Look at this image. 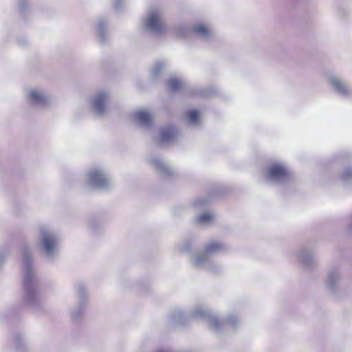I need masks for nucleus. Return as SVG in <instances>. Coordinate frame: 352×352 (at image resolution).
I'll return each instance as SVG.
<instances>
[{
  "instance_id": "1a4fd4ad",
  "label": "nucleus",
  "mask_w": 352,
  "mask_h": 352,
  "mask_svg": "<svg viewBox=\"0 0 352 352\" xmlns=\"http://www.w3.org/2000/svg\"><path fill=\"white\" fill-rule=\"evenodd\" d=\"M92 184L97 186H104L107 184V179L104 177L100 170H94L89 174Z\"/></svg>"
},
{
  "instance_id": "f8f14e48",
  "label": "nucleus",
  "mask_w": 352,
  "mask_h": 352,
  "mask_svg": "<svg viewBox=\"0 0 352 352\" xmlns=\"http://www.w3.org/2000/svg\"><path fill=\"white\" fill-rule=\"evenodd\" d=\"M177 135V131L173 127H167L162 130V140L165 142L173 140Z\"/></svg>"
},
{
  "instance_id": "f3484780",
  "label": "nucleus",
  "mask_w": 352,
  "mask_h": 352,
  "mask_svg": "<svg viewBox=\"0 0 352 352\" xmlns=\"http://www.w3.org/2000/svg\"><path fill=\"white\" fill-rule=\"evenodd\" d=\"M188 118L191 122L197 123L199 120V111H190Z\"/></svg>"
},
{
  "instance_id": "f03ea898",
  "label": "nucleus",
  "mask_w": 352,
  "mask_h": 352,
  "mask_svg": "<svg viewBox=\"0 0 352 352\" xmlns=\"http://www.w3.org/2000/svg\"><path fill=\"white\" fill-rule=\"evenodd\" d=\"M175 31L181 37H185L188 32H191L206 41H210L214 36V32L212 28L202 23H196L189 28L179 25L175 28Z\"/></svg>"
},
{
  "instance_id": "f257e3e1",
  "label": "nucleus",
  "mask_w": 352,
  "mask_h": 352,
  "mask_svg": "<svg viewBox=\"0 0 352 352\" xmlns=\"http://www.w3.org/2000/svg\"><path fill=\"white\" fill-rule=\"evenodd\" d=\"M140 28L143 31L157 35L162 34L164 30V14L162 7L153 6L148 8L142 18Z\"/></svg>"
},
{
  "instance_id": "dca6fc26",
  "label": "nucleus",
  "mask_w": 352,
  "mask_h": 352,
  "mask_svg": "<svg viewBox=\"0 0 352 352\" xmlns=\"http://www.w3.org/2000/svg\"><path fill=\"white\" fill-rule=\"evenodd\" d=\"M213 219V216L210 213H204L199 216V223H206L211 221Z\"/></svg>"
},
{
  "instance_id": "20e7f679",
  "label": "nucleus",
  "mask_w": 352,
  "mask_h": 352,
  "mask_svg": "<svg viewBox=\"0 0 352 352\" xmlns=\"http://www.w3.org/2000/svg\"><path fill=\"white\" fill-rule=\"evenodd\" d=\"M24 95L26 100L34 104L45 107L52 102L51 95L41 88H27L25 89Z\"/></svg>"
},
{
  "instance_id": "6e6552de",
  "label": "nucleus",
  "mask_w": 352,
  "mask_h": 352,
  "mask_svg": "<svg viewBox=\"0 0 352 352\" xmlns=\"http://www.w3.org/2000/svg\"><path fill=\"white\" fill-rule=\"evenodd\" d=\"M168 89L174 93L179 92L186 87L184 81L175 76H172L167 81Z\"/></svg>"
},
{
  "instance_id": "a211bd4d",
  "label": "nucleus",
  "mask_w": 352,
  "mask_h": 352,
  "mask_svg": "<svg viewBox=\"0 0 352 352\" xmlns=\"http://www.w3.org/2000/svg\"><path fill=\"white\" fill-rule=\"evenodd\" d=\"M124 0H113V6L116 10H119L122 7Z\"/></svg>"
},
{
  "instance_id": "6ab92c4d",
  "label": "nucleus",
  "mask_w": 352,
  "mask_h": 352,
  "mask_svg": "<svg viewBox=\"0 0 352 352\" xmlns=\"http://www.w3.org/2000/svg\"><path fill=\"white\" fill-rule=\"evenodd\" d=\"M19 6L21 10H23V3L22 0H19Z\"/></svg>"
},
{
  "instance_id": "2eb2a0df",
  "label": "nucleus",
  "mask_w": 352,
  "mask_h": 352,
  "mask_svg": "<svg viewBox=\"0 0 352 352\" xmlns=\"http://www.w3.org/2000/svg\"><path fill=\"white\" fill-rule=\"evenodd\" d=\"M221 248V244L217 243V242H212L210 243L207 247H206V251L208 252H212L217 251Z\"/></svg>"
},
{
  "instance_id": "aec40b11",
  "label": "nucleus",
  "mask_w": 352,
  "mask_h": 352,
  "mask_svg": "<svg viewBox=\"0 0 352 352\" xmlns=\"http://www.w3.org/2000/svg\"><path fill=\"white\" fill-rule=\"evenodd\" d=\"M28 43V40L26 38H23V45H26Z\"/></svg>"
},
{
  "instance_id": "9b49d317",
  "label": "nucleus",
  "mask_w": 352,
  "mask_h": 352,
  "mask_svg": "<svg viewBox=\"0 0 352 352\" xmlns=\"http://www.w3.org/2000/svg\"><path fill=\"white\" fill-rule=\"evenodd\" d=\"M166 65L163 62L156 63L151 69V76L153 80H156L162 74Z\"/></svg>"
},
{
  "instance_id": "0eeeda50",
  "label": "nucleus",
  "mask_w": 352,
  "mask_h": 352,
  "mask_svg": "<svg viewBox=\"0 0 352 352\" xmlns=\"http://www.w3.org/2000/svg\"><path fill=\"white\" fill-rule=\"evenodd\" d=\"M96 34L98 39L101 43H104L109 38L108 23L104 19H99L97 21Z\"/></svg>"
},
{
  "instance_id": "39448f33",
  "label": "nucleus",
  "mask_w": 352,
  "mask_h": 352,
  "mask_svg": "<svg viewBox=\"0 0 352 352\" xmlns=\"http://www.w3.org/2000/svg\"><path fill=\"white\" fill-rule=\"evenodd\" d=\"M111 91L106 89H98L90 100L94 110H105L110 102Z\"/></svg>"
},
{
  "instance_id": "4468645a",
  "label": "nucleus",
  "mask_w": 352,
  "mask_h": 352,
  "mask_svg": "<svg viewBox=\"0 0 352 352\" xmlns=\"http://www.w3.org/2000/svg\"><path fill=\"white\" fill-rule=\"evenodd\" d=\"M216 93V90L213 87H206L199 89L197 94L201 96H210Z\"/></svg>"
},
{
  "instance_id": "ddd939ff",
  "label": "nucleus",
  "mask_w": 352,
  "mask_h": 352,
  "mask_svg": "<svg viewBox=\"0 0 352 352\" xmlns=\"http://www.w3.org/2000/svg\"><path fill=\"white\" fill-rule=\"evenodd\" d=\"M138 117L140 122L144 125L148 126L152 122L151 118L148 111H140Z\"/></svg>"
},
{
  "instance_id": "9d476101",
  "label": "nucleus",
  "mask_w": 352,
  "mask_h": 352,
  "mask_svg": "<svg viewBox=\"0 0 352 352\" xmlns=\"http://www.w3.org/2000/svg\"><path fill=\"white\" fill-rule=\"evenodd\" d=\"M42 243L43 247L47 253L51 252L56 245L55 240L48 233H44L43 234Z\"/></svg>"
},
{
  "instance_id": "423d86ee",
  "label": "nucleus",
  "mask_w": 352,
  "mask_h": 352,
  "mask_svg": "<svg viewBox=\"0 0 352 352\" xmlns=\"http://www.w3.org/2000/svg\"><path fill=\"white\" fill-rule=\"evenodd\" d=\"M268 175L272 179L280 180L287 177L288 171L285 166L274 164L269 168Z\"/></svg>"
},
{
  "instance_id": "7ed1b4c3",
  "label": "nucleus",
  "mask_w": 352,
  "mask_h": 352,
  "mask_svg": "<svg viewBox=\"0 0 352 352\" xmlns=\"http://www.w3.org/2000/svg\"><path fill=\"white\" fill-rule=\"evenodd\" d=\"M326 80L336 94L344 98L352 99V87L342 78L329 73L326 75Z\"/></svg>"
}]
</instances>
